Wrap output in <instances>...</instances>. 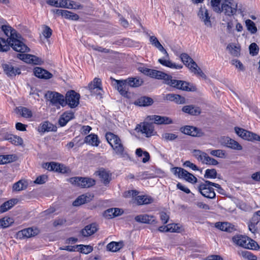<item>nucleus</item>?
Returning a JSON list of instances; mask_svg holds the SVG:
<instances>
[{
  "instance_id": "obj_1",
  "label": "nucleus",
  "mask_w": 260,
  "mask_h": 260,
  "mask_svg": "<svg viewBox=\"0 0 260 260\" xmlns=\"http://www.w3.org/2000/svg\"><path fill=\"white\" fill-rule=\"evenodd\" d=\"M1 29L8 38L11 47L16 51L20 52H27L29 48L24 44L21 36L17 33L16 30L9 25L3 24Z\"/></svg>"
},
{
  "instance_id": "obj_2",
  "label": "nucleus",
  "mask_w": 260,
  "mask_h": 260,
  "mask_svg": "<svg viewBox=\"0 0 260 260\" xmlns=\"http://www.w3.org/2000/svg\"><path fill=\"white\" fill-rule=\"evenodd\" d=\"M149 41L152 45L157 48L160 51L162 52L165 56L163 58H159L158 61L162 66L174 69H180L182 68V66L176 64L169 59V56L164 47L161 45L158 39L155 36H150Z\"/></svg>"
},
{
  "instance_id": "obj_3",
  "label": "nucleus",
  "mask_w": 260,
  "mask_h": 260,
  "mask_svg": "<svg viewBox=\"0 0 260 260\" xmlns=\"http://www.w3.org/2000/svg\"><path fill=\"white\" fill-rule=\"evenodd\" d=\"M233 241L236 245L246 249L257 250L259 247L253 240L247 236L238 235L233 237Z\"/></svg>"
},
{
  "instance_id": "obj_4",
  "label": "nucleus",
  "mask_w": 260,
  "mask_h": 260,
  "mask_svg": "<svg viewBox=\"0 0 260 260\" xmlns=\"http://www.w3.org/2000/svg\"><path fill=\"white\" fill-rule=\"evenodd\" d=\"M180 58L182 62L188 67L192 72L203 79H205L206 78V75L203 72L202 70L198 67L197 64L187 54H181Z\"/></svg>"
},
{
  "instance_id": "obj_5",
  "label": "nucleus",
  "mask_w": 260,
  "mask_h": 260,
  "mask_svg": "<svg viewBox=\"0 0 260 260\" xmlns=\"http://www.w3.org/2000/svg\"><path fill=\"white\" fill-rule=\"evenodd\" d=\"M106 138L116 153L123 156L124 147L119 138L112 133H108L106 135Z\"/></svg>"
},
{
  "instance_id": "obj_6",
  "label": "nucleus",
  "mask_w": 260,
  "mask_h": 260,
  "mask_svg": "<svg viewBox=\"0 0 260 260\" xmlns=\"http://www.w3.org/2000/svg\"><path fill=\"white\" fill-rule=\"evenodd\" d=\"M47 4L53 7L69 9H79L82 7L81 5L71 0H48Z\"/></svg>"
},
{
  "instance_id": "obj_7",
  "label": "nucleus",
  "mask_w": 260,
  "mask_h": 260,
  "mask_svg": "<svg viewBox=\"0 0 260 260\" xmlns=\"http://www.w3.org/2000/svg\"><path fill=\"white\" fill-rule=\"evenodd\" d=\"M138 192L136 190H129L125 192V197H135V201L139 205H146L152 203L154 202V199L150 196L144 195L138 196Z\"/></svg>"
},
{
  "instance_id": "obj_8",
  "label": "nucleus",
  "mask_w": 260,
  "mask_h": 260,
  "mask_svg": "<svg viewBox=\"0 0 260 260\" xmlns=\"http://www.w3.org/2000/svg\"><path fill=\"white\" fill-rule=\"evenodd\" d=\"M45 96L52 105L56 107L60 105L63 107L66 105L64 96L58 92L48 91L45 94Z\"/></svg>"
},
{
  "instance_id": "obj_9",
  "label": "nucleus",
  "mask_w": 260,
  "mask_h": 260,
  "mask_svg": "<svg viewBox=\"0 0 260 260\" xmlns=\"http://www.w3.org/2000/svg\"><path fill=\"white\" fill-rule=\"evenodd\" d=\"M69 181L72 184L82 188H88L95 184V180L90 178L75 177L71 178Z\"/></svg>"
},
{
  "instance_id": "obj_10",
  "label": "nucleus",
  "mask_w": 260,
  "mask_h": 260,
  "mask_svg": "<svg viewBox=\"0 0 260 260\" xmlns=\"http://www.w3.org/2000/svg\"><path fill=\"white\" fill-rule=\"evenodd\" d=\"M80 95L74 90H70L67 92L64 99L66 105H68L71 108L77 107L79 104Z\"/></svg>"
},
{
  "instance_id": "obj_11",
  "label": "nucleus",
  "mask_w": 260,
  "mask_h": 260,
  "mask_svg": "<svg viewBox=\"0 0 260 260\" xmlns=\"http://www.w3.org/2000/svg\"><path fill=\"white\" fill-rule=\"evenodd\" d=\"M138 129V131L141 132L146 137H150L154 136L156 132L154 130V126L152 123L148 122H144L139 124L136 127V129Z\"/></svg>"
},
{
  "instance_id": "obj_12",
  "label": "nucleus",
  "mask_w": 260,
  "mask_h": 260,
  "mask_svg": "<svg viewBox=\"0 0 260 260\" xmlns=\"http://www.w3.org/2000/svg\"><path fill=\"white\" fill-rule=\"evenodd\" d=\"M235 131L236 133L243 139L248 141H257L260 142V136L255 133L237 127L235 128Z\"/></svg>"
},
{
  "instance_id": "obj_13",
  "label": "nucleus",
  "mask_w": 260,
  "mask_h": 260,
  "mask_svg": "<svg viewBox=\"0 0 260 260\" xmlns=\"http://www.w3.org/2000/svg\"><path fill=\"white\" fill-rule=\"evenodd\" d=\"M237 4L233 0L225 1L221 7V11L228 16L234 15L237 12Z\"/></svg>"
},
{
  "instance_id": "obj_14",
  "label": "nucleus",
  "mask_w": 260,
  "mask_h": 260,
  "mask_svg": "<svg viewBox=\"0 0 260 260\" xmlns=\"http://www.w3.org/2000/svg\"><path fill=\"white\" fill-rule=\"evenodd\" d=\"M180 131L181 133L192 137H201L204 135V133L201 129L193 126H182Z\"/></svg>"
},
{
  "instance_id": "obj_15",
  "label": "nucleus",
  "mask_w": 260,
  "mask_h": 260,
  "mask_svg": "<svg viewBox=\"0 0 260 260\" xmlns=\"http://www.w3.org/2000/svg\"><path fill=\"white\" fill-rule=\"evenodd\" d=\"M199 189L202 195L206 198L214 199L215 197L213 188L206 181L200 185Z\"/></svg>"
},
{
  "instance_id": "obj_16",
  "label": "nucleus",
  "mask_w": 260,
  "mask_h": 260,
  "mask_svg": "<svg viewBox=\"0 0 260 260\" xmlns=\"http://www.w3.org/2000/svg\"><path fill=\"white\" fill-rule=\"evenodd\" d=\"M88 88L92 94L102 95L103 89L102 82L100 79L95 78L93 80L88 84Z\"/></svg>"
},
{
  "instance_id": "obj_17",
  "label": "nucleus",
  "mask_w": 260,
  "mask_h": 260,
  "mask_svg": "<svg viewBox=\"0 0 260 260\" xmlns=\"http://www.w3.org/2000/svg\"><path fill=\"white\" fill-rule=\"evenodd\" d=\"M168 85L185 91H193L194 90V88L192 89L188 87V83L181 80L172 79V77H171L169 82H168Z\"/></svg>"
},
{
  "instance_id": "obj_18",
  "label": "nucleus",
  "mask_w": 260,
  "mask_h": 260,
  "mask_svg": "<svg viewBox=\"0 0 260 260\" xmlns=\"http://www.w3.org/2000/svg\"><path fill=\"white\" fill-rule=\"evenodd\" d=\"M146 120L153 121L154 123L158 125L169 124L173 123L172 120L169 117L156 115L148 116L146 118Z\"/></svg>"
},
{
  "instance_id": "obj_19",
  "label": "nucleus",
  "mask_w": 260,
  "mask_h": 260,
  "mask_svg": "<svg viewBox=\"0 0 260 260\" xmlns=\"http://www.w3.org/2000/svg\"><path fill=\"white\" fill-rule=\"evenodd\" d=\"M135 219L137 222L146 224H155L157 222L154 216L146 214L137 215Z\"/></svg>"
},
{
  "instance_id": "obj_20",
  "label": "nucleus",
  "mask_w": 260,
  "mask_h": 260,
  "mask_svg": "<svg viewBox=\"0 0 260 260\" xmlns=\"http://www.w3.org/2000/svg\"><path fill=\"white\" fill-rule=\"evenodd\" d=\"M221 143L224 146L238 150H241L242 147L237 141L229 137H223L221 138Z\"/></svg>"
},
{
  "instance_id": "obj_21",
  "label": "nucleus",
  "mask_w": 260,
  "mask_h": 260,
  "mask_svg": "<svg viewBox=\"0 0 260 260\" xmlns=\"http://www.w3.org/2000/svg\"><path fill=\"white\" fill-rule=\"evenodd\" d=\"M18 57L28 63L40 64L42 62L39 57L29 54H19Z\"/></svg>"
},
{
  "instance_id": "obj_22",
  "label": "nucleus",
  "mask_w": 260,
  "mask_h": 260,
  "mask_svg": "<svg viewBox=\"0 0 260 260\" xmlns=\"http://www.w3.org/2000/svg\"><path fill=\"white\" fill-rule=\"evenodd\" d=\"M4 73L9 77H14L21 73L18 68H14L11 64L4 63L2 64Z\"/></svg>"
},
{
  "instance_id": "obj_23",
  "label": "nucleus",
  "mask_w": 260,
  "mask_h": 260,
  "mask_svg": "<svg viewBox=\"0 0 260 260\" xmlns=\"http://www.w3.org/2000/svg\"><path fill=\"white\" fill-rule=\"evenodd\" d=\"M38 233L39 230L37 229L29 228L19 231L17 233V236L20 239L28 238L37 235Z\"/></svg>"
},
{
  "instance_id": "obj_24",
  "label": "nucleus",
  "mask_w": 260,
  "mask_h": 260,
  "mask_svg": "<svg viewBox=\"0 0 260 260\" xmlns=\"http://www.w3.org/2000/svg\"><path fill=\"white\" fill-rule=\"evenodd\" d=\"M117 82V89L121 95L126 96L127 95L129 87L126 79L124 80H116Z\"/></svg>"
},
{
  "instance_id": "obj_25",
  "label": "nucleus",
  "mask_w": 260,
  "mask_h": 260,
  "mask_svg": "<svg viewBox=\"0 0 260 260\" xmlns=\"http://www.w3.org/2000/svg\"><path fill=\"white\" fill-rule=\"evenodd\" d=\"M93 198V195L87 193L79 196L75 201L73 203L74 206H78L86 203L91 201Z\"/></svg>"
},
{
  "instance_id": "obj_26",
  "label": "nucleus",
  "mask_w": 260,
  "mask_h": 260,
  "mask_svg": "<svg viewBox=\"0 0 260 260\" xmlns=\"http://www.w3.org/2000/svg\"><path fill=\"white\" fill-rule=\"evenodd\" d=\"M150 77L157 79H163L166 84H168V82L171 78V76L159 71L151 70L150 76Z\"/></svg>"
},
{
  "instance_id": "obj_27",
  "label": "nucleus",
  "mask_w": 260,
  "mask_h": 260,
  "mask_svg": "<svg viewBox=\"0 0 260 260\" xmlns=\"http://www.w3.org/2000/svg\"><path fill=\"white\" fill-rule=\"evenodd\" d=\"M34 73L36 77L41 79H48L52 77V74L50 72L39 67L35 68Z\"/></svg>"
},
{
  "instance_id": "obj_28",
  "label": "nucleus",
  "mask_w": 260,
  "mask_h": 260,
  "mask_svg": "<svg viewBox=\"0 0 260 260\" xmlns=\"http://www.w3.org/2000/svg\"><path fill=\"white\" fill-rule=\"evenodd\" d=\"M74 118V113L73 112H66L63 113L58 120V123L61 126H64L71 119Z\"/></svg>"
},
{
  "instance_id": "obj_29",
  "label": "nucleus",
  "mask_w": 260,
  "mask_h": 260,
  "mask_svg": "<svg viewBox=\"0 0 260 260\" xmlns=\"http://www.w3.org/2000/svg\"><path fill=\"white\" fill-rule=\"evenodd\" d=\"M96 174L100 177L101 180L105 184H108L111 179V174L109 173V171H107L105 169H100L96 172Z\"/></svg>"
},
{
  "instance_id": "obj_30",
  "label": "nucleus",
  "mask_w": 260,
  "mask_h": 260,
  "mask_svg": "<svg viewBox=\"0 0 260 260\" xmlns=\"http://www.w3.org/2000/svg\"><path fill=\"white\" fill-rule=\"evenodd\" d=\"M198 16L204 21L206 25L207 26L211 25L208 11L205 8H201L198 13Z\"/></svg>"
},
{
  "instance_id": "obj_31",
  "label": "nucleus",
  "mask_w": 260,
  "mask_h": 260,
  "mask_svg": "<svg viewBox=\"0 0 260 260\" xmlns=\"http://www.w3.org/2000/svg\"><path fill=\"white\" fill-rule=\"evenodd\" d=\"M97 231V228L95 224H90L86 225L84 229L81 231V234L84 237H88L92 235Z\"/></svg>"
},
{
  "instance_id": "obj_32",
  "label": "nucleus",
  "mask_w": 260,
  "mask_h": 260,
  "mask_svg": "<svg viewBox=\"0 0 260 260\" xmlns=\"http://www.w3.org/2000/svg\"><path fill=\"white\" fill-rule=\"evenodd\" d=\"M153 103V100L148 97L142 96L134 102V104L139 106H148Z\"/></svg>"
},
{
  "instance_id": "obj_33",
  "label": "nucleus",
  "mask_w": 260,
  "mask_h": 260,
  "mask_svg": "<svg viewBox=\"0 0 260 260\" xmlns=\"http://www.w3.org/2000/svg\"><path fill=\"white\" fill-rule=\"evenodd\" d=\"M182 111L192 115H197L200 114L201 110L198 107L193 105H187L183 107Z\"/></svg>"
},
{
  "instance_id": "obj_34",
  "label": "nucleus",
  "mask_w": 260,
  "mask_h": 260,
  "mask_svg": "<svg viewBox=\"0 0 260 260\" xmlns=\"http://www.w3.org/2000/svg\"><path fill=\"white\" fill-rule=\"evenodd\" d=\"M84 142L93 146H98L100 144V141L97 135L90 134L85 138Z\"/></svg>"
},
{
  "instance_id": "obj_35",
  "label": "nucleus",
  "mask_w": 260,
  "mask_h": 260,
  "mask_svg": "<svg viewBox=\"0 0 260 260\" xmlns=\"http://www.w3.org/2000/svg\"><path fill=\"white\" fill-rule=\"evenodd\" d=\"M5 139L15 145H21L23 143V140L21 137L12 134L6 135Z\"/></svg>"
},
{
  "instance_id": "obj_36",
  "label": "nucleus",
  "mask_w": 260,
  "mask_h": 260,
  "mask_svg": "<svg viewBox=\"0 0 260 260\" xmlns=\"http://www.w3.org/2000/svg\"><path fill=\"white\" fill-rule=\"evenodd\" d=\"M123 242H111L107 245L108 250L112 252H116L121 249L123 246Z\"/></svg>"
},
{
  "instance_id": "obj_37",
  "label": "nucleus",
  "mask_w": 260,
  "mask_h": 260,
  "mask_svg": "<svg viewBox=\"0 0 260 260\" xmlns=\"http://www.w3.org/2000/svg\"><path fill=\"white\" fill-rule=\"evenodd\" d=\"M17 202L16 199H12L3 203L0 207V212L3 213L12 208Z\"/></svg>"
},
{
  "instance_id": "obj_38",
  "label": "nucleus",
  "mask_w": 260,
  "mask_h": 260,
  "mask_svg": "<svg viewBox=\"0 0 260 260\" xmlns=\"http://www.w3.org/2000/svg\"><path fill=\"white\" fill-rule=\"evenodd\" d=\"M27 187V183L24 180H20L15 183L13 186V190L20 191L25 189Z\"/></svg>"
},
{
  "instance_id": "obj_39",
  "label": "nucleus",
  "mask_w": 260,
  "mask_h": 260,
  "mask_svg": "<svg viewBox=\"0 0 260 260\" xmlns=\"http://www.w3.org/2000/svg\"><path fill=\"white\" fill-rule=\"evenodd\" d=\"M215 226L221 231L228 232H231L233 230L231 224L228 222H216Z\"/></svg>"
},
{
  "instance_id": "obj_40",
  "label": "nucleus",
  "mask_w": 260,
  "mask_h": 260,
  "mask_svg": "<svg viewBox=\"0 0 260 260\" xmlns=\"http://www.w3.org/2000/svg\"><path fill=\"white\" fill-rule=\"evenodd\" d=\"M129 87H137L141 86L143 83V81L138 78H128L126 79Z\"/></svg>"
},
{
  "instance_id": "obj_41",
  "label": "nucleus",
  "mask_w": 260,
  "mask_h": 260,
  "mask_svg": "<svg viewBox=\"0 0 260 260\" xmlns=\"http://www.w3.org/2000/svg\"><path fill=\"white\" fill-rule=\"evenodd\" d=\"M11 44L9 40L0 37V52H7L10 50Z\"/></svg>"
},
{
  "instance_id": "obj_42",
  "label": "nucleus",
  "mask_w": 260,
  "mask_h": 260,
  "mask_svg": "<svg viewBox=\"0 0 260 260\" xmlns=\"http://www.w3.org/2000/svg\"><path fill=\"white\" fill-rule=\"evenodd\" d=\"M18 112L23 117L26 118H31L32 113L30 110L24 107H20L18 108Z\"/></svg>"
},
{
  "instance_id": "obj_43",
  "label": "nucleus",
  "mask_w": 260,
  "mask_h": 260,
  "mask_svg": "<svg viewBox=\"0 0 260 260\" xmlns=\"http://www.w3.org/2000/svg\"><path fill=\"white\" fill-rule=\"evenodd\" d=\"M181 179H183L186 181L191 183H195L197 181V178L192 174L189 173L186 170L184 172V173L183 174L182 177Z\"/></svg>"
},
{
  "instance_id": "obj_44",
  "label": "nucleus",
  "mask_w": 260,
  "mask_h": 260,
  "mask_svg": "<svg viewBox=\"0 0 260 260\" xmlns=\"http://www.w3.org/2000/svg\"><path fill=\"white\" fill-rule=\"evenodd\" d=\"M246 26L247 30L251 34H254L256 32L257 29L255 26V23L251 20L247 19L245 21Z\"/></svg>"
},
{
  "instance_id": "obj_45",
  "label": "nucleus",
  "mask_w": 260,
  "mask_h": 260,
  "mask_svg": "<svg viewBox=\"0 0 260 260\" xmlns=\"http://www.w3.org/2000/svg\"><path fill=\"white\" fill-rule=\"evenodd\" d=\"M239 254L243 257L246 258L248 260H256L257 257L253 255L251 252L246 250H242L239 252Z\"/></svg>"
},
{
  "instance_id": "obj_46",
  "label": "nucleus",
  "mask_w": 260,
  "mask_h": 260,
  "mask_svg": "<svg viewBox=\"0 0 260 260\" xmlns=\"http://www.w3.org/2000/svg\"><path fill=\"white\" fill-rule=\"evenodd\" d=\"M185 170L180 167H174L171 169V172L178 178L181 179Z\"/></svg>"
},
{
  "instance_id": "obj_47",
  "label": "nucleus",
  "mask_w": 260,
  "mask_h": 260,
  "mask_svg": "<svg viewBox=\"0 0 260 260\" xmlns=\"http://www.w3.org/2000/svg\"><path fill=\"white\" fill-rule=\"evenodd\" d=\"M178 138L175 133H165L162 134L161 139L165 141H172Z\"/></svg>"
},
{
  "instance_id": "obj_48",
  "label": "nucleus",
  "mask_w": 260,
  "mask_h": 260,
  "mask_svg": "<svg viewBox=\"0 0 260 260\" xmlns=\"http://www.w3.org/2000/svg\"><path fill=\"white\" fill-rule=\"evenodd\" d=\"M13 222V220L10 217H5L0 219V227L6 228L9 226Z\"/></svg>"
},
{
  "instance_id": "obj_49",
  "label": "nucleus",
  "mask_w": 260,
  "mask_h": 260,
  "mask_svg": "<svg viewBox=\"0 0 260 260\" xmlns=\"http://www.w3.org/2000/svg\"><path fill=\"white\" fill-rule=\"evenodd\" d=\"M62 17H64L66 19L72 20H77L79 18L77 14L65 10L63 12Z\"/></svg>"
},
{
  "instance_id": "obj_50",
  "label": "nucleus",
  "mask_w": 260,
  "mask_h": 260,
  "mask_svg": "<svg viewBox=\"0 0 260 260\" xmlns=\"http://www.w3.org/2000/svg\"><path fill=\"white\" fill-rule=\"evenodd\" d=\"M59 166V164L55 162H47L44 165V167L49 171H53L57 172L58 171V167Z\"/></svg>"
},
{
  "instance_id": "obj_51",
  "label": "nucleus",
  "mask_w": 260,
  "mask_h": 260,
  "mask_svg": "<svg viewBox=\"0 0 260 260\" xmlns=\"http://www.w3.org/2000/svg\"><path fill=\"white\" fill-rule=\"evenodd\" d=\"M204 156V157L202 161L203 164L215 166L217 165L218 163L217 160L214 158L209 157L206 153Z\"/></svg>"
},
{
  "instance_id": "obj_52",
  "label": "nucleus",
  "mask_w": 260,
  "mask_h": 260,
  "mask_svg": "<svg viewBox=\"0 0 260 260\" xmlns=\"http://www.w3.org/2000/svg\"><path fill=\"white\" fill-rule=\"evenodd\" d=\"M80 247V251L81 253L84 254H88L92 252L93 250V248L92 246L90 245H79L76 246V247Z\"/></svg>"
},
{
  "instance_id": "obj_53",
  "label": "nucleus",
  "mask_w": 260,
  "mask_h": 260,
  "mask_svg": "<svg viewBox=\"0 0 260 260\" xmlns=\"http://www.w3.org/2000/svg\"><path fill=\"white\" fill-rule=\"evenodd\" d=\"M210 154L214 156L220 158H225L226 156L225 151L220 149L211 150Z\"/></svg>"
},
{
  "instance_id": "obj_54",
  "label": "nucleus",
  "mask_w": 260,
  "mask_h": 260,
  "mask_svg": "<svg viewBox=\"0 0 260 260\" xmlns=\"http://www.w3.org/2000/svg\"><path fill=\"white\" fill-rule=\"evenodd\" d=\"M1 156L2 164L12 162L15 159V156L13 155H1Z\"/></svg>"
},
{
  "instance_id": "obj_55",
  "label": "nucleus",
  "mask_w": 260,
  "mask_h": 260,
  "mask_svg": "<svg viewBox=\"0 0 260 260\" xmlns=\"http://www.w3.org/2000/svg\"><path fill=\"white\" fill-rule=\"evenodd\" d=\"M217 172L215 169H207L205 171L204 177L206 178H215L216 177Z\"/></svg>"
},
{
  "instance_id": "obj_56",
  "label": "nucleus",
  "mask_w": 260,
  "mask_h": 260,
  "mask_svg": "<svg viewBox=\"0 0 260 260\" xmlns=\"http://www.w3.org/2000/svg\"><path fill=\"white\" fill-rule=\"evenodd\" d=\"M193 155L199 161L202 162L204 155H205L206 153L201 151L199 150H193L192 151Z\"/></svg>"
},
{
  "instance_id": "obj_57",
  "label": "nucleus",
  "mask_w": 260,
  "mask_h": 260,
  "mask_svg": "<svg viewBox=\"0 0 260 260\" xmlns=\"http://www.w3.org/2000/svg\"><path fill=\"white\" fill-rule=\"evenodd\" d=\"M249 49L250 54L252 56H255L258 54L259 48L256 43H251L249 46Z\"/></svg>"
},
{
  "instance_id": "obj_58",
  "label": "nucleus",
  "mask_w": 260,
  "mask_h": 260,
  "mask_svg": "<svg viewBox=\"0 0 260 260\" xmlns=\"http://www.w3.org/2000/svg\"><path fill=\"white\" fill-rule=\"evenodd\" d=\"M220 2L221 0H211V3L214 11L217 12L221 11L219 7Z\"/></svg>"
},
{
  "instance_id": "obj_59",
  "label": "nucleus",
  "mask_w": 260,
  "mask_h": 260,
  "mask_svg": "<svg viewBox=\"0 0 260 260\" xmlns=\"http://www.w3.org/2000/svg\"><path fill=\"white\" fill-rule=\"evenodd\" d=\"M168 230L170 232H179L180 228L177 224L172 223L168 224Z\"/></svg>"
},
{
  "instance_id": "obj_60",
  "label": "nucleus",
  "mask_w": 260,
  "mask_h": 260,
  "mask_svg": "<svg viewBox=\"0 0 260 260\" xmlns=\"http://www.w3.org/2000/svg\"><path fill=\"white\" fill-rule=\"evenodd\" d=\"M232 63L237 68L239 69L241 71L244 70L243 64L237 59H233L232 60Z\"/></svg>"
},
{
  "instance_id": "obj_61",
  "label": "nucleus",
  "mask_w": 260,
  "mask_h": 260,
  "mask_svg": "<svg viewBox=\"0 0 260 260\" xmlns=\"http://www.w3.org/2000/svg\"><path fill=\"white\" fill-rule=\"evenodd\" d=\"M47 178V177L45 175L39 176L36 178L35 183L38 184H43L46 182Z\"/></svg>"
},
{
  "instance_id": "obj_62",
  "label": "nucleus",
  "mask_w": 260,
  "mask_h": 260,
  "mask_svg": "<svg viewBox=\"0 0 260 260\" xmlns=\"http://www.w3.org/2000/svg\"><path fill=\"white\" fill-rule=\"evenodd\" d=\"M104 216L107 218L114 217L113 208H110L106 210L104 213Z\"/></svg>"
},
{
  "instance_id": "obj_63",
  "label": "nucleus",
  "mask_w": 260,
  "mask_h": 260,
  "mask_svg": "<svg viewBox=\"0 0 260 260\" xmlns=\"http://www.w3.org/2000/svg\"><path fill=\"white\" fill-rule=\"evenodd\" d=\"M183 166L186 167H189L194 171L198 170V167L189 160L185 161L184 163L183 164Z\"/></svg>"
},
{
  "instance_id": "obj_64",
  "label": "nucleus",
  "mask_w": 260,
  "mask_h": 260,
  "mask_svg": "<svg viewBox=\"0 0 260 260\" xmlns=\"http://www.w3.org/2000/svg\"><path fill=\"white\" fill-rule=\"evenodd\" d=\"M52 124H51V123H50L48 122H45L42 125V129L45 132V131L50 132V131H52L53 130L52 128Z\"/></svg>"
}]
</instances>
